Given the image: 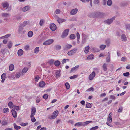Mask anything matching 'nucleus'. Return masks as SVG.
Wrapping results in <instances>:
<instances>
[{
  "label": "nucleus",
  "instance_id": "f257e3e1",
  "mask_svg": "<svg viewBox=\"0 0 130 130\" xmlns=\"http://www.w3.org/2000/svg\"><path fill=\"white\" fill-rule=\"evenodd\" d=\"M116 17L114 16L110 19H108L107 20L104 21L105 23L108 25L111 24L113 22V20L115 19Z\"/></svg>",
  "mask_w": 130,
  "mask_h": 130
},
{
  "label": "nucleus",
  "instance_id": "f03ea898",
  "mask_svg": "<svg viewBox=\"0 0 130 130\" xmlns=\"http://www.w3.org/2000/svg\"><path fill=\"white\" fill-rule=\"evenodd\" d=\"M23 27H24L22 26L21 25H19V28L18 29V31L19 34H22L25 33L26 31L25 30H23L24 29Z\"/></svg>",
  "mask_w": 130,
  "mask_h": 130
},
{
  "label": "nucleus",
  "instance_id": "7ed1b4c3",
  "mask_svg": "<svg viewBox=\"0 0 130 130\" xmlns=\"http://www.w3.org/2000/svg\"><path fill=\"white\" fill-rule=\"evenodd\" d=\"M77 50V49L76 48H74L68 51L67 53V54L69 56H71L73 55L76 53Z\"/></svg>",
  "mask_w": 130,
  "mask_h": 130
},
{
  "label": "nucleus",
  "instance_id": "20e7f679",
  "mask_svg": "<svg viewBox=\"0 0 130 130\" xmlns=\"http://www.w3.org/2000/svg\"><path fill=\"white\" fill-rule=\"evenodd\" d=\"M54 41L53 39H49L46 40L43 43V45H50L53 43Z\"/></svg>",
  "mask_w": 130,
  "mask_h": 130
},
{
  "label": "nucleus",
  "instance_id": "39448f33",
  "mask_svg": "<svg viewBox=\"0 0 130 130\" xmlns=\"http://www.w3.org/2000/svg\"><path fill=\"white\" fill-rule=\"evenodd\" d=\"M69 31V29H65L62 34L61 35V37L62 38H64L66 37L68 34Z\"/></svg>",
  "mask_w": 130,
  "mask_h": 130
},
{
  "label": "nucleus",
  "instance_id": "423d86ee",
  "mask_svg": "<svg viewBox=\"0 0 130 130\" xmlns=\"http://www.w3.org/2000/svg\"><path fill=\"white\" fill-rule=\"evenodd\" d=\"M95 76V73L94 71L92 72L89 75V78L90 80H92Z\"/></svg>",
  "mask_w": 130,
  "mask_h": 130
},
{
  "label": "nucleus",
  "instance_id": "0eeeda50",
  "mask_svg": "<svg viewBox=\"0 0 130 130\" xmlns=\"http://www.w3.org/2000/svg\"><path fill=\"white\" fill-rule=\"evenodd\" d=\"M50 28L51 30L53 31H54L56 29V26L55 24L52 23L51 24Z\"/></svg>",
  "mask_w": 130,
  "mask_h": 130
},
{
  "label": "nucleus",
  "instance_id": "6e6552de",
  "mask_svg": "<svg viewBox=\"0 0 130 130\" xmlns=\"http://www.w3.org/2000/svg\"><path fill=\"white\" fill-rule=\"evenodd\" d=\"M58 113V111H56L54 112L51 116V118L52 119H55L57 116Z\"/></svg>",
  "mask_w": 130,
  "mask_h": 130
},
{
  "label": "nucleus",
  "instance_id": "1a4fd4ad",
  "mask_svg": "<svg viewBox=\"0 0 130 130\" xmlns=\"http://www.w3.org/2000/svg\"><path fill=\"white\" fill-rule=\"evenodd\" d=\"M30 9V7L29 6H27L22 8V11L23 12H26L29 10Z\"/></svg>",
  "mask_w": 130,
  "mask_h": 130
},
{
  "label": "nucleus",
  "instance_id": "9d476101",
  "mask_svg": "<svg viewBox=\"0 0 130 130\" xmlns=\"http://www.w3.org/2000/svg\"><path fill=\"white\" fill-rule=\"evenodd\" d=\"M79 66L78 65L75 66V67L73 68H72L70 71V73H71L73 72L76 71H77V69L79 68Z\"/></svg>",
  "mask_w": 130,
  "mask_h": 130
},
{
  "label": "nucleus",
  "instance_id": "9b49d317",
  "mask_svg": "<svg viewBox=\"0 0 130 130\" xmlns=\"http://www.w3.org/2000/svg\"><path fill=\"white\" fill-rule=\"evenodd\" d=\"M77 11L78 9L77 8L71 10L70 13L71 15H74L77 13Z\"/></svg>",
  "mask_w": 130,
  "mask_h": 130
},
{
  "label": "nucleus",
  "instance_id": "f8f14e48",
  "mask_svg": "<svg viewBox=\"0 0 130 130\" xmlns=\"http://www.w3.org/2000/svg\"><path fill=\"white\" fill-rule=\"evenodd\" d=\"M45 85V82L43 81H42L39 82V86L40 87H43Z\"/></svg>",
  "mask_w": 130,
  "mask_h": 130
},
{
  "label": "nucleus",
  "instance_id": "ddd939ff",
  "mask_svg": "<svg viewBox=\"0 0 130 130\" xmlns=\"http://www.w3.org/2000/svg\"><path fill=\"white\" fill-rule=\"evenodd\" d=\"M1 77L2 79L1 82L3 83L4 82L6 78V73H5L2 74L1 76Z\"/></svg>",
  "mask_w": 130,
  "mask_h": 130
},
{
  "label": "nucleus",
  "instance_id": "4468645a",
  "mask_svg": "<svg viewBox=\"0 0 130 130\" xmlns=\"http://www.w3.org/2000/svg\"><path fill=\"white\" fill-rule=\"evenodd\" d=\"M121 38L122 41H125L127 40V37L124 34H122Z\"/></svg>",
  "mask_w": 130,
  "mask_h": 130
},
{
  "label": "nucleus",
  "instance_id": "2eb2a0df",
  "mask_svg": "<svg viewBox=\"0 0 130 130\" xmlns=\"http://www.w3.org/2000/svg\"><path fill=\"white\" fill-rule=\"evenodd\" d=\"M112 112L110 113L107 119V120H109V122H112Z\"/></svg>",
  "mask_w": 130,
  "mask_h": 130
},
{
  "label": "nucleus",
  "instance_id": "dca6fc26",
  "mask_svg": "<svg viewBox=\"0 0 130 130\" xmlns=\"http://www.w3.org/2000/svg\"><path fill=\"white\" fill-rule=\"evenodd\" d=\"M112 112L110 113L107 119V120H109V122H112Z\"/></svg>",
  "mask_w": 130,
  "mask_h": 130
},
{
  "label": "nucleus",
  "instance_id": "f3484780",
  "mask_svg": "<svg viewBox=\"0 0 130 130\" xmlns=\"http://www.w3.org/2000/svg\"><path fill=\"white\" fill-rule=\"evenodd\" d=\"M12 45L13 43L12 42L10 41L8 43L7 46L9 49H10L12 47Z\"/></svg>",
  "mask_w": 130,
  "mask_h": 130
},
{
  "label": "nucleus",
  "instance_id": "a211bd4d",
  "mask_svg": "<svg viewBox=\"0 0 130 130\" xmlns=\"http://www.w3.org/2000/svg\"><path fill=\"white\" fill-rule=\"evenodd\" d=\"M23 51L21 49L19 50L18 52V54L19 56H21L23 55Z\"/></svg>",
  "mask_w": 130,
  "mask_h": 130
},
{
  "label": "nucleus",
  "instance_id": "6ab92c4d",
  "mask_svg": "<svg viewBox=\"0 0 130 130\" xmlns=\"http://www.w3.org/2000/svg\"><path fill=\"white\" fill-rule=\"evenodd\" d=\"M94 55L93 54H91L88 56L87 57V59L89 60H92L94 58Z\"/></svg>",
  "mask_w": 130,
  "mask_h": 130
},
{
  "label": "nucleus",
  "instance_id": "aec40b11",
  "mask_svg": "<svg viewBox=\"0 0 130 130\" xmlns=\"http://www.w3.org/2000/svg\"><path fill=\"white\" fill-rule=\"evenodd\" d=\"M107 64L106 63H104L102 66V67L103 68V70L106 71L107 70Z\"/></svg>",
  "mask_w": 130,
  "mask_h": 130
},
{
  "label": "nucleus",
  "instance_id": "412c9836",
  "mask_svg": "<svg viewBox=\"0 0 130 130\" xmlns=\"http://www.w3.org/2000/svg\"><path fill=\"white\" fill-rule=\"evenodd\" d=\"M12 113L13 117L14 118H16L17 117V112L15 111L14 109H12L11 110Z\"/></svg>",
  "mask_w": 130,
  "mask_h": 130
},
{
  "label": "nucleus",
  "instance_id": "4be33fe9",
  "mask_svg": "<svg viewBox=\"0 0 130 130\" xmlns=\"http://www.w3.org/2000/svg\"><path fill=\"white\" fill-rule=\"evenodd\" d=\"M65 21V20L59 18L57 19V21L59 23L64 22Z\"/></svg>",
  "mask_w": 130,
  "mask_h": 130
},
{
  "label": "nucleus",
  "instance_id": "5701e85b",
  "mask_svg": "<svg viewBox=\"0 0 130 130\" xmlns=\"http://www.w3.org/2000/svg\"><path fill=\"white\" fill-rule=\"evenodd\" d=\"M36 111V108L35 107H33L32 108L31 114V115H34Z\"/></svg>",
  "mask_w": 130,
  "mask_h": 130
},
{
  "label": "nucleus",
  "instance_id": "b1692460",
  "mask_svg": "<svg viewBox=\"0 0 130 130\" xmlns=\"http://www.w3.org/2000/svg\"><path fill=\"white\" fill-rule=\"evenodd\" d=\"M60 70H57L56 73V76L57 78H59L60 76Z\"/></svg>",
  "mask_w": 130,
  "mask_h": 130
},
{
  "label": "nucleus",
  "instance_id": "393cba45",
  "mask_svg": "<svg viewBox=\"0 0 130 130\" xmlns=\"http://www.w3.org/2000/svg\"><path fill=\"white\" fill-rule=\"evenodd\" d=\"M108 56L106 58V62H109L110 61V53L108 52Z\"/></svg>",
  "mask_w": 130,
  "mask_h": 130
},
{
  "label": "nucleus",
  "instance_id": "a878e982",
  "mask_svg": "<svg viewBox=\"0 0 130 130\" xmlns=\"http://www.w3.org/2000/svg\"><path fill=\"white\" fill-rule=\"evenodd\" d=\"M72 47V45H71L69 44H66L65 46V49H70Z\"/></svg>",
  "mask_w": 130,
  "mask_h": 130
},
{
  "label": "nucleus",
  "instance_id": "bb28decb",
  "mask_svg": "<svg viewBox=\"0 0 130 130\" xmlns=\"http://www.w3.org/2000/svg\"><path fill=\"white\" fill-rule=\"evenodd\" d=\"M13 126L14 129L16 130H18L21 128V127L19 126H17L15 123H14L13 124Z\"/></svg>",
  "mask_w": 130,
  "mask_h": 130
},
{
  "label": "nucleus",
  "instance_id": "cd10ccee",
  "mask_svg": "<svg viewBox=\"0 0 130 130\" xmlns=\"http://www.w3.org/2000/svg\"><path fill=\"white\" fill-rule=\"evenodd\" d=\"M125 27L127 31L130 30V24H125Z\"/></svg>",
  "mask_w": 130,
  "mask_h": 130
},
{
  "label": "nucleus",
  "instance_id": "c85d7f7f",
  "mask_svg": "<svg viewBox=\"0 0 130 130\" xmlns=\"http://www.w3.org/2000/svg\"><path fill=\"white\" fill-rule=\"evenodd\" d=\"M84 126V124H83V122H78L76 123L75 124V126Z\"/></svg>",
  "mask_w": 130,
  "mask_h": 130
},
{
  "label": "nucleus",
  "instance_id": "c756f323",
  "mask_svg": "<svg viewBox=\"0 0 130 130\" xmlns=\"http://www.w3.org/2000/svg\"><path fill=\"white\" fill-rule=\"evenodd\" d=\"M76 36L77 37V43L78 44L79 43V40L80 38V34L79 32H77L76 34Z\"/></svg>",
  "mask_w": 130,
  "mask_h": 130
},
{
  "label": "nucleus",
  "instance_id": "7c9ffc66",
  "mask_svg": "<svg viewBox=\"0 0 130 130\" xmlns=\"http://www.w3.org/2000/svg\"><path fill=\"white\" fill-rule=\"evenodd\" d=\"M9 6V4L7 2H5L3 3V6L4 8H7Z\"/></svg>",
  "mask_w": 130,
  "mask_h": 130
},
{
  "label": "nucleus",
  "instance_id": "2f4dec72",
  "mask_svg": "<svg viewBox=\"0 0 130 130\" xmlns=\"http://www.w3.org/2000/svg\"><path fill=\"white\" fill-rule=\"evenodd\" d=\"M14 68V66L13 64L10 65L9 67V69L10 71H12Z\"/></svg>",
  "mask_w": 130,
  "mask_h": 130
},
{
  "label": "nucleus",
  "instance_id": "473e14b6",
  "mask_svg": "<svg viewBox=\"0 0 130 130\" xmlns=\"http://www.w3.org/2000/svg\"><path fill=\"white\" fill-rule=\"evenodd\" d=\"M60 63V62L59 60L56 61L54 62V64L56 66L58 67L59 66Z\"/></svg>",
  "mask_w": 130,
  "mask_h": 130
},
{
  "label": "nucleus",
  "instance_id": "72a5a7b5",
  "mask_svg": "<svg viewBox=\"0 0 130 130\" xmlns=\"http://www.w3.org/2000/svg\"><path fill=\"white\" fill-rule=\"evenodd\" d=\"M89 46L86 47L85 49L84 52L86 54L87 53L89 50Z\"/></svg>",
  "mask_w": 130,
  "mask_h": 130
},
{
  "label": "nucleus",
  "instance_id": "f704fd0d",
  "mask_svg": "<svg viewBox=\"0 0 130 130\" xmlns=\"http://www.w3.org/2000/svg\"><path fill=\"white\" fill-rule=\"evenodd\" d=\"M8 106L11 108H12L13 107V104L11 102H9L8 104Z\"/></svg>",
  "mask_w": 130,
  "mask_h": 130
},
{
  "label": "nucleus",
  "instance_id": "c9c22d12",
  "mask_svg": "<svg viewBox=\"0 0 130 130\" xmlns=\"http://www.w3.org/2000/svg\"><path fill=\"white\" fill-rule=\"evenodd\" d=\"M33 32L31 31H30L28 33V35L29 37H31L33 36Z\"/></svg>",
  "mask_w": 130,
  "mask_h": 130
},
{
  "label": "nucleus",
  "instance_id": "e433bc0d",
  "mask_svg": "<svg viewBox=\"0 0 130 130\" xmlns=\"http://www.w3.org/2000/svg\"><path fill=\"white\" fill-rule=\"evenodd\" d=\"M27 24V21H25L23 23H21L20 25H21L22 27H24L26 26Z\"/></svg>",
  "mask_w": 130,
  "mask_h": 130
},
{
  "label": "nucleus",
  "instance_id": "4c0bfd02",
  "mask_svg": "<svg viewBox=\"0 0 130 130\" xmlns=\"http://www.w3.org/2000/svg\"><path fill=\"white\" fill-rule=\"evenodd\" d=\"M30 117L31 119V121L33 122H34L36 121V120L34 116V115H31Z\"/></svg>",
  "mask_w": 130,
  "mask_h": 130
},
{
  "label": "nucleus",
  "instance_id": "58836bf2",
  "mask_svg": "<svg viewBox=\"0 0 130 130\" xmlns=\"http://www.w3.org/2000/svg\"><path fill=\"white\" fill-rule=\"evenodd\" d=\"M39 51V47H36L34 50V52L35 53H38Z\"/></svg>",
  "mask_w": 130,
  "mask_h": 130
},
{
  "label": "nucleus",
  "instance_id": "ea45409f",
  "mask_svg": "<svg viewBox=\"0 0 130 130\" xmlns=\"http://www.w3.org/2000/svg\"><path fill=\"white\" fill-rule=\"evenodd\" d=\"M92 122V121H87L85 122H83V123L84 124V126L85 125H87L88 124Z\"/></svg>",
  "mask_w": 130,
  "mask_h": 130
},
{
  "label": "nucleus",
  "instance_id": "a19ab883",
  "mask_svg": "<svg viewBox=\"0 0 130 130\" xmlns=\"http://www.w3.org/2000/svg\"><path fill=\"white\" fill-rule=\"evenodd\" d=\"M106 43L107 46H109L110 44V40L109 39H108L106 40Z\"/></svg>",
  "mask_w": 130,
  "mask_h": 130
},
{
  "label": "nucleus",
  "instance_id": "79ce46f5",
  "mask_svg": "<svg viewBox=\"0 0 130 130\" xmlns=\"http://www.w3.org/2000/svg\"><path fill=\"white\" fill-rule=\"evenodd\" d=\"M9 14L7 13H3L2 14V15L3 17H7L9 16Z\"/></svg>",
  "mask_w": 130,
  "mask_h": 130
},
{
  "label": "nucleus",
  "instance_id": "37998d69",
  "mask_svg": "<svg viewBox=\"0 0 130 130\" xmlns=\"http://www.w3.org/2000/svg\"><path fill=\"white\" fill-rule=\"evenodd\" d=\"M28 69L27 67H25L22 71V72L24 73H26L28 71Z\"/></svg>",
  "mask_w": 130,
  "mask_h": 130
},
{
  "label": "nucleus",
  "instance_id": "c03bdc74",
  "mask_svg": "<svg viewBox=\"0 0 130 130\" xmlns=\"http://www.w3.org/2000/svg\"><path fill=\"white\" fill-rule=\"evenodd\" d=\"M107 4L109 6H111L112 4V1L111 0H108L107 2Z\"/></svg>",
  "mask_w": 130,
  "mask_h": 130
},
{
  "label": "nucleus",
  "instance_id": "a18cd8bd",
  "mask_svg": "<svg viewBox=\"0 0 130 130\" xmlns=\"http://www.w3.org/2000/svg\"><path fill=\"white\" fill-rule=\"evenodd\" d=\"M75 35L74 34H72L70 36V38L71 39H75Z\"/></svg>",
  "mask_w": 130,
  "mask_h": 130
},
{
  "label": "nucleus",
  "instance_id": "49530a36",
  "mask_svg": "<svg viewBox=\"0 0 130 130\" xmlns=\"http://www.w3.org/2000/svg\"><path fill=\"white\" fill-rule=\"evenodd\" d=\"M106 46V45H102L100 46L99 47L101 50H103L105 48Z\"/></svg>",
  "mask_w": 130,
  "mask_h": 130
},
{
  "label": "nucleus",
  "instance_id": "de8ad7c7",
  "mask_svg": "<svg viewBox=\"0 0 130 130\" xmlns=\"http://www.w3.org/2000/svg\"><path fill=\"white\" fill-rule=\"evenodd\" d=\"M3 112L4 113H7L9 111V109L8 108H4L3 109Z\"/></svg>",
  "mask_w": 130,
  "mask_h": 130
},
{
  "label": "nucleus",
  "instance_id": "09e8293b",
  "mask_svg": "<svg viewBox=\"0 0 130 130\" xmlns=\"http://www.w3.org/2000/svg\"><path fill=\"white\" fill-rule=\"evenodd\" d=\"M65 86L66 87V88L67 89H68L70 88V85L68 82H66L65 84Z\"/></svg>",
  "mask_w": 130,
  "mask_h": 130
},
{
  "label": "nucleus",
  "instance_id": "8fccbe9b",
  "mask_svg": "<svg viewBox=\"0 0 130 130\" xmlns=\"http://www.w3.org/2000/svg\"><path fill=\"white\" fill-rule=\"evenodd\" d=\"M94 88L92 87L88 89L87 90H86V91L89 92L91 91H94Z\"/></svg>",
  "mask_w": 130,
  "mask_h": 130
},
{
  "label": "nucleus",
  "instance_id": "3c124183",
  "mask_svg": "<svg viewBox=\"0 0 130 130\" xmlns=\"http://www.w3.org/2000/svg\"><path fill=\"white\" fill-rule=\"evenodd\" d=\"M1 123L2 125L4 126L7 125L8 123L6 121L3 120L2 121Z\"/></svg>",
  "mask_w": 130,
  "mask_h": 130
},
{
  "label": "nucleus",
  "instance_id": "603ef678",
  "mask_svg": "<svg viewBox=\"0 0 130 130\" xmlns=\"http://www.w3.org/2000/svg\"><path fill=\"white\" fill-rule=\"evenodd\" d=\"M78 76V75H75L72 76H71L69 77V78L71 79H73L77 78Z\"/></svg>",
  "mask_w": 130,
  "mask_h": 130
},
{
  "label": "nucleus",
  "instance_id": "864d4df0",
  "mask_svg": "<svg viewBox=\"0 0 130 130\" xmlns=\"http://www.w3.org/2000/svg\"><path fill=\"white\" fill-rule=\"evenodd\" d=\"M127 3L126 2H123L121 3V5L122 6H125L127 5Z\"/></svg>",
  "mask_w": 130,
  "mask_h": 130
},
{
  "label": "nucleus",
  "instance_id": "5fc2aeb1",
  "mask_svg": "<svg viewBox=\"0 0 130 130\" xmlns=\"http://www.w3.org/2000/svg\"><path fill=\"white\" fill-rule=\"evenodd\" d=\"M40 77L39 76H36L35 78V80L36 82H37L39 79Z\"/></svg>",
  "mask_w": 130,
  "mask_h": 130
},
{
  "label": "nucleus",
  "instance_id": "6e6d98bb",
  "mask_svg": "<svg viewBox=\"0 0 130 130\" xmlns=\"http://www.w3.org/2000/svg\"><path fill=\"white\" fill-rule=\"evenodd\" d=\"M61 46L59 45H56L55 46V48L56 50H59L61 48Z\"/></svg>",
  "mask_w": 130,
  "mask_h": 130
},
{
  "label": "nucleus",
  "instance_id": "4d7b16f0",
  "mask_svg": "<svg viewBox=\"0 0 130 130\" xmlns=\"http://www.w3.org/2000/svg\"><path fill=\"white\" fill-rule=\"evenodd\" d=\"M86 107L88 108H90L92 107L91 104L89 103H88L86 104Z\"/></svg>",
  "mask_w": 130,
  "mask_h": 130
},
{
  "label": "nucleus",
  "instance_id": "13d9d810",
  "mask_svg": "<svg viewBox=\"0 0 130 130\" xmlns=\"http://www.w3.org/2000/svg\"><path fill=\"white\" fill-rule=\"evenodd\" d=\"M5 51V49H1L0 51V52L1 53H2V54L3 55H4L6 53V52Z\"/></svg>",
  "mask_w": 130,
  "mask_h": 130
},
{
  "label": "nucleus",
  "instance_id": "bf43d9fd",
  "mask_svg": "<svg viewBox=\"0 0 130 130\" xmlns=\"http://www.w3.org/2000/svg\"><path fill=\"white\" fill-rule=\"evenodd\" d=\"M127 60V59L126 57H122L121 59V61L123 62Z\"/></svg>",
  "mask_w": 130,
  "mask_h": 130
},
{
  "label": "nucleus",
  "instance_id": "052dcab7",
  "mask_svg": "<svg viewBox=\"0 0 130 130\" xmlns=\"http://www.w3.org/2000/svg\"><path fill=\"white\" fill-rule=\"evenodd\" d=\"M54 63V60L53 59H51L48 62V63L52 65Z\"/></svg>",
  "mask_w": 130,
  "mask_h": 130
},
{
  "label": "nucleus",
  "instance_id": "680f3d73",
  "mask_svg": "<svg viewBox=\"0 0 130 130\" xmlns=\"http://www.w3.org/2000/svg\"><path fill=\"white\" fill-rule=\"evenodd\" d=\"M99 128V127L98 126H95V127H92L90 129V130H96L97 129Z\"/></svg>",
  "mask_w": 130,
  "mask_h": 130
},
{
  "label": "nucleus",
  "instance_id": "e2e57ef3",
  "mask_svg": "<svg viewBox=\"0 0 130 130\" xmlns=\"http://www.w3.org/2000/svg\"><path fill=\"white\" fill-rule=\"evenodd\" d=\"M96 15H98L100 17L101 15H102V16H103L104 15V14L103 13H101L100 12H98L96 13Z\"/></svg>",
  "mask_w": 130,
  "mask_h": 130
},
{
  "label": "nucleus",
  "instance_id": "0e129e2a",
  "mask_svg": "<svg viewBox=\"0 0 130 130\" xmlns=\"http://www.w3.org/2000/svg\"><path fill=\"white\" fill-rule=\"evenodd\" d=\"M100 1V0H94L93 1V3L95 4H98Z\"/></svg>",
  "mask_w": 130,
  "mask_h": 130
},
{
  "label": "nucleus",
  "instance_id": "69168bd1",
  "mask_svg": "<svg viewBox=\"0 0 130 130\" xmlns=\"http://www.w3.org/2000/svg\"><path fill=\"white\" fill-rule=\"evenodd\" d=\"M123 109V108L122 107H120L119 108V109H118V112H120V113L121 112H122V111Z\"/></svg>",
  "mask_w": 130,
  "mask_h": 130
},
{
  "label": "nucleus",
  "instance_id": "338daca9",
  "mask_svg": "<svg viewBox=\"0 0 130 130\" xmlns=\"http://www.w3.org/2000/svg\"><path fill=\"white\" fill-rule=\"evenodd\" d=\"M124 76H128L129 74V72H127L123 74Z\"/></svg>",
  "mask_w": 130,
  "mask_h": 130
},
{
  "label": "nucleus",
  "instance_id": "774afa93",
  "mask_svg": "<svg viewBox=\"0 0 130 130\" xmlns=\"http://www.w3.org/2000/svg\"><path fill=\"white\" fill-rule=\"evenodd\" d=\"M60 11L59 9H57L55 11V13L57 14H59L60 13Z\"/></svg>",
  "mask_w": 130,
  "mask_h": 130
}]
</instances>
